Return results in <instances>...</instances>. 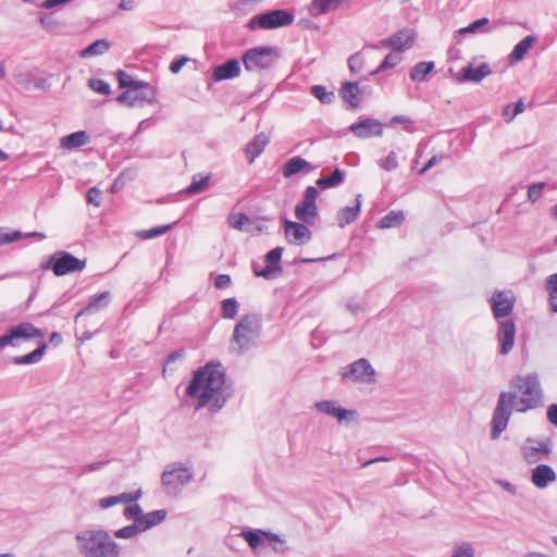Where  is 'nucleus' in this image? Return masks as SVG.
<instances>
[{"instance_id":"nucleus-1","label":"nucleus","mask_w":557,"mask_h":557,"mask_svg":"<svg viewBox=\"0 0 557 557\" xmlns=\"http://www.w3.org/2000/svg\"><path fill=\"white\" fill-rule=\"evenodd\" d=\"M510 386L516 388L520 396L515 392H500L496 407L491 420V438H499L500 434L507 429L513 407L518 412H527L543 405V392L536 373L527 375H516L510 381Z\"/></svg>"},{"instance_id":"nucleus-2","label":"nucleus","mask_w":557,"mask_h":557,"mask_svg":"<svg viewBox=\"0 0 557 557\" xmlns=\"http://www.w3.org/2000/svg\"><path fill=\"white\" fill-rule=\"evenodd\" d=\"M186 395L197 399L196 410L208 408L211 412L220 411L232 396L222 364L210 361L197 369L186 387Z\"/></svg>"},{"instance_id":"nucleus-3","label":"nucleus","mask_w":557,"mask_h":557,"mask_svg":"<svg viewBox=\"0 0 557 557\" xmlns=\"http://www.w3.org/2000/svg\"><path fill=\"white\" fill-rule=\"evenodd\" d=\"M85 557H119V545L103 530H88L76 535Z\"/></svg>"},{"instance_id":"nucleus-4","label":"nucleus","mask_w":557,"mask_h":557,"mask_svg":"<svg viewBox=\"0 0 557 557\" xmlns=\"http://www.w3.org/2000/svg\"><path fill=\"white\" fill-rule=\"evenodd\" d=\"M260 331L261 320L257 314L242 317L234 327L231 349L237 355L247 352L256 344Z\"/></svg>"},{"instance_id":"nucleus-5","label":"nucleus","mask_w":557,"mask_h":557,"mask_svg":"<svg viewBox=\"0 0 557 557\" xmlns=\"http://www.w3.org/2000/svg\"><path fill=\"white\" fill-rule=\"evenodd\" d=\"M86 259H78L71 252L58 250L41 264L44 270H51L57 276L82 272L86 268Z\"/></svg>"},{"instance_id":"nucleus-6","label":"nucleus","mask_w":557,"mask_h":557,"mask_svg":"<svg viewBox=\"0 0 557 557\" xmlns=\"http://www.w3.org/2000/svg\"><path fill=\"white\" fill-rule=\"evenodd\" d=\"M294 20L295 14L293 12L278 9L252 16L247 26L250 30L257 28L274 29L288 26L294 23Z\"/></svg>"},{"instance_id":"nucleus-7","label":"nucleus","mask_w":557,"mask_h":557,"mask_svg":"<svg viewBox=\"0 0 557 557\" xmlns=\"http://www.w3.org/2000/svg\"><path fill=\"white\" fill-rule=\"evenodd\" d=\"M275 49L269 46H261L248 49L242 57L244 66L248 72L269 69L275 60Z\"/></svg>"},{"instance_id":"nucleus-8","label":"nucleus","mask_w":557,"mask_h":557,"mask_svg":"<svg viewBox=\"0 0 557 557\" xmlns=\"http://www.w3.org/2000/svg\"><path fill=\"white\" fill-rule=\"evenodd\" d=\"M191 478L193 473L186 467L180 463H172L166 466L163 471L161 482L168 494H176Z\"/></svg>"},{"instance_id":"nucleus-9","label":"nucleus","mask_w":557,"mask_h":557,"mask_svg":"<svg viewBox=\"0 0 557 557\" xmlns=\"http://www.w3.org/2000/svg\"><path fill=\"white\" fill-rule=\"evenodd\" d=\"M319 191L314 186L306 187L301 201L295 207V216L300 222L313 225L319 216L317 198Z\"/></svg>"},{"instance_id":"nucleus-10","label":"nucleus","mask_w":557,"mask_h":557,"mask_svg":"<svg viewBox=\"0 0 557 557\" xmlns=\"http://www.w3.org/2000/svg\"><path fill=\"white\" fill-rule=\"evenodd\" d=\"M342 376L343 380L350 377L355 382L373 383L375 381V371L366 358H360L344 368Z\"/></svg>"},{"instance_id":"nucleus-11","label":"nucleus","mask_w":557,"mask_h":557,"mask_svg":"<svg viewBox=\"0 0 557 557\" xmlns=\"http://www.w3.org/2000/svg\"><path fill=\"white\" fill-rule=\"evenodd\" d=\"M284 233L287 242L293 245L301 246L311 239V231L304 222L289 221L286 216L282 218Z\"/></svg>"},{"instance_id":"nucleus-12","label":"nucleus","mask_w":557,"mask_h":557,"mask_svg":"<svg viewBox=\"0 0 557 557\" xmlns=\"http://www.w3.org/2000/svg\"><path fill=\"white\" fill-rule=\"evenodd\" d=\"M116 100L120 103L133 107L135 104H143L144 102L152 103L156 100V90L147 83V88L137 87L123 91Z\"/></svg>"},{"instance_id":"nucleus-13","label":"nucleus","mask_w":557,"mask_h":557,"mask_svg":"<svg viewBox=\"0 0 557 557\" xmlns=\"http://www.w3.org/2000/svg\"><path fill=\"white\" fill-rule=\"evenodd\" d=\"M515 296L510 290L495 292L490 300L495 319L510 315L515 307Z\"/></svg>"},{"instance_id":"nucleus-14","label":"nucleus","mask_w":557,"mask_h":557,"mask_svg":"<svg viewBox=\"0 0 557 557\" xmlns=\"http://www.w3.org/2000/svg\"><path fill=\"white\" fill-rule=\"evenodd\" d=\"M516 324L513 320L507 319L498 323L497 341L499 343V354L507 355L515 345Z\"/></svg>"},{"instance_id":"nucleus-15","label":"nucleus","mask_w":557,"mask_h":557,"mask_svg":"<svg viewBox=\"0 0 557 557\" xmlns=\"http://www.w3.org/2000/svg\"><path fill=\"white\" fill-rule=\"evenodd\" d=\"M283 255L282 247H275L270 250L265 255V267L261 270H258L256 265H253V273L256 276H261L264 278H272L275 272H281V259Z\"/></svg>"},{"instance_id":"nucleus-16","label":"nucleus","mask_w":557,"mask_h":557,"mask_svg":"<svg viewBox=\"0 0 557 557\" xmlns=\"http://www.w3.org/2000/svg\"><path fill=\"white\" fill-rule=\"evenodd\" d=\"M349 131L358 138L381 136L383 133L381 122L374 119H364L352 123Z\"/></svg>"},{"instance_id":"nucleus-17","label":"nucleus","mask_w":557,"mask_h":557,"mask_svg":"<svg viewBox=\"0 0 557 557\" xmlns=\"http://www.w3.org/2000/svg\"><path fill=\"white\" fill-rule=\"evenodd\" d=\"M416 39V33L409 28H404L386 39L381 41L384 47H392L394 51L401 52L404 49L410 48Z\"/></svg>"},{"instance_id":"nucleus-18","label":"nucleus","mask_w":557,"mask_h":557,"mask_svg":"<svg viewBox=\"0 0 557 557\" xmlns=\"http://www.w3.org/2000/svg\"><path fill=\"white\" fill-rule=\"evenodd\" d=\"M45 333L42 330L35 327L32 323L23 322L15 326H12L7 333L5 337L9 342V345L14 346V339L24 338H35V337H44Z\"/></svg>"},{"instance_id":"nucleus-19","label":"nucleus","mask_w":557,"mask_h":557,"mask_svg":"<svg viewBox=\"0 0 557 557\" xmlns=\"http://www.w3.org/2000/svg\"><path fill=\"white\" fill-rule=\"evenodd\" d=\"M240 65L236 59H230L213 69L211 78L213 82L236 78L240 75Z\"/></svg>"},{"instance_id":"nucleus-20","label":"nucleus","mask_w":557,"mask_h":557,"mask_svg":"<svg viewBox=\"0 0 557 557\" xmlns=\"http://www.w3.org/2000/svg\"><path fill=\"white\" fill-rule=\"evenodd\" d=\"M315 408L319 412L336 418L338 422L347 419L348 416H355L356 411L347 410L337 405L334 400H322L315 404Z\"/></svg>"},{"instance_id":"nucleus-21","label":"nucleus","mask_w":557,"mask_h":557,"mask_svg":"<svg viewBox=\"0 0 557 557\" xmlns=\"http://www.w3.org/2000/svg\"><path fill=\"white\" fill-rule=\"evenodd\" d=\"M556 478L554 469L545 463L536 466L531 474L532 483L539 488H545L549 483L555 482Z\"/></svg>"},{"instance_id":"nucleus-22","label":"nucleus","mask_w":557,"mask_h":557,"mask_svg":"<svg viewBox=\"0 0 557 557\" xmlns=\"http://www.w3.org/2000/svg\"><path fill=\"white\" fill-rule=\"evenodd\" d=\"M313 170V165L305 160L304 158L297 156L289 159L282 169V175L285 178H289L300 172L309 173Z\"/></svg>"},{"instance_id":"nucleus-23","label":"nucleus","mask_w":557,"mask_h":557,"mask_svg":"<svg viewBox=\"0 0 557 557\" xmlns=\"http://www.w3.org/2000/svg\"><path fill=\"white\" fill-rule=\"evenodd\" d=\"M269 144V138L265 134L260 133L257 134L252 140H250L245 148V153L248 158V162L251 164L257 157H259L267 145Z\"/></svg>"},{"instance_id":"nucleus-24","label":"nucleus","mask_w":557,"mask_h":557,"mask_svg":"<svg viewBox=\"0 0 557 557\" xmlns=\"http://www.w3.org/2000/svg\"><path fill=\"white\" fill-rule=\"evenodd\" d=\"M492 73L488 64L482 63L478 67H472L471 65L465 66L461 70V75L459 77V82H474L479 83L484 77L488 76Z\"/></svg>"},{"instance_id":"nucleus-25","label":"nucleus","mask_w":557,"mask_h":557,"mask_svg":"<svg viewBox=\"0 0 557 557\" xmlns=\"http://www.w3.org/2000/svg\"><path fill=\"white\" fill-rule=\"evenodd\" d=\"M360 206H361V195H357L356 197V205L352 207H345L342 208L336 215L337 224L339 227L344 228L348 224L352 223L360 213Z\"/></svg>"},{"instance_id":"nucleus-26","label":"nucleus","mask_w":557,"mask_h":557,"mask_svg":"<svg viewBox=\"0 0 557 557\" xmlns=\"http://www.w3.org/2000/svg\"><path fill=\"white\" fill-rule=\"evenodd\" d=\"M110 298H111V295H110V292H108V290L92 296L90 298L88 305L78 311V313L76 314V319H78L79 317H82L84 314L91 313V312H95V311L106 308L110 302Z\"/></svg>"},{"instance_id":"nucleus-27","label":"nucleus","mask_w":557,"mask_h":557,"mask_svg":"<svg viewBox=\"0 0 557 557\" xmlns=\"http://www.w3.org/2000/svg\"><path fill=\"white\" fill-rule=\"evenodd\" d=\"M90 141V137L85 131L74 132L70 135L63 136L60 140V146L63 149H76Z\"/></svg>"},{"instance_id":"nucleus-28","label":"nucleus","mask_w":557,"mask_h":557,"mask_svg":"<svg viewBox=\"0 0 557 557\" xmlns=\"http://www.w3.org/2000/svg\"><path fill=\"white\" fill-rule=\"evenodd\" d=\"M344 0H312L309 5V13L312 16H320L341 7Z\"/></svg>"},{"instance_id":"nucleus-29","label":"nucleus","mask_w":557,"mask_h":557,"mask_svg":"<svg viewBox=\"0 0 557 557\" xmlns=\"http://www.w3.org/2000/svg\"><path fill=\"white\" fill-rule=\"evenodd\" d=\"M552 453V448L547 442H537L536 446L527 447L524 449V459L530 462H536L542 458H547Z\"/></svg>"},{"instance_id":"nucleus-30","label":"nucleus","mask_w":557,"mask_h":557,"mask_svg":"<svg viewBox=\"0 0 557 557\" xmlns=\"http://www.w3.org/2000/svg\"><path fill=\"white\" fill-rule=\"evenodd\" d=\"M339 94L344 101L348 102L351 108L356 109L360 106V100L358 97L360 94V89L359 84L357 82H345L342 85Z\"/></svg>"},{"instance_id":"nucleus-31","label":"nucleus","mask_w":557,"mask_h":557,"mask_svg":"<svg viewBox=\"0 0 557 557\" xmlns=\"http://www.w3.org/2000/svg\"><path fill=\"white\" fill-rule=\"evenodd\" d=\"M47 349V344L42 342L34 351L23 355L15 356L12 358L13 363L15 364H33L39 362Z\"/></svg>"},{"instance_id":"nucleus-32","label":"nucleus","mask_w":557,"mask_h":557,"mask_svg":"<svg viewBox=\"0 0 557 557\" xmlns=\"http://www.w3.org/2000/svg\"><path fill=\"white\" fill-rule=\"evenodd\" d=\"M345 173L341 169H335L327 177H320L317 180V185L321 189H327L341 185L344 182Z\"/></svg>"},{"instance_id":"nucleus-33","label":"nucleus","mask_w":557,"mask_h":557,"mask_svg":"<svg viewBox=\"0 0 557 557\" xmlns=\"http://www.w3.org/2000/svg\"><path fill=\"white\" fill-rule=\"evenodd\" d=\"M535 41L536 38L534 36L524 37L515 46L513 50L509 54V58L516 61L522 60Z\"/></svg>"},{"instance_id":"nucleus-34","label":"nucleus","mask_w":557,"mask_h":557,"mask_svg":"<svg viewBox=\"0 0 557 557\" xmlns=\"http://www.w3.org/2000/svg\"><path fill=\"white\" fill-rule=\"evenodd\" d=\"M434 70V62H419L410 71V78L413 82H423L428 74Z\"/></svg>"},{"instance_id":"nucleus-35","label":"nucleus","mask_w":557,"mask_h":557,"mask_svg":"<svg viewBox=\"0 0 557 557\" xmlns=\"http://www.w3.org/2000/svg\"><path fill=\"white\" fill-rule=\"evenodd\" d=\"M110 49V42L107 39H98L81 52L82 58L100 55Z\"/></svg>"},{"instance_id":"nucleus-36","label":"nucleus","mask_w":557,"mask_h":557,"mask_svg":"<svg viewBox=\"0 0 557 557\" xmlns=\"http://www.w3.org/2000/svg\"><path fill=\"white\" fill-rule=\"evenodd\" d=\"M165 517L166 510L164 509L154 510L144 515L140 523L141 530L146 531L149 528L158 525L165 519Z\"/></svg>"},{"instance_id":"nucleus-37","label":"nucleus","mask_w":557,"mask_h":557,"mask_svg":"<svg viewBox=\"0 0 557 557\" xmlns=\"http://www.w3.org/2000/svg\"><path fill=\"white\" fill-rule=\"evenodd\" d=\"M405 221V214L403 211H391L386 215H384L380 222L379 227L381 228H392L401 225Z\"/></svg>"},{"instance_id":"nucleus-38","label":"nucleus","mask_w":557,"mask_h":557,"mask_svg":"<svg viewBox=\"0 0 557 557\" xmlns=\"http://www.w3.org/2000/svg\"><path fill=\"white\" fill-rule=\"evenodd\" d=\"M210 178V174L206 176H200L199 178H197V176H194L191 183L185 188L184 191L188 195L202 193L209 186Z\"/></svg>"},{"instance_id":"nucleus-39","label":"nucleus","mask_w":557,"mask_h":557,"mask_svg":"<svg viewBox=\"0 0 557 557\" xmlns=\"http://www.w3.org/2000/svg\"><path fill=\"white\" fill-rule=\"evenodd\" d=\"M310 92L321 103H324V104H330L335 99L334 92L333 91H327L326 88L324 86H322V85H313L310 88Z\"/></svg>"},{"instance_id":"nucleus-40","label":"nucleus","mask_w":557,"mask_h":557,"mask_svg":"<svg viewBox=\"0 0 557 557\" xmlns=\"http://www.w3.org/2000/svg\"><path fill=\"white\" fill-rule=\"evenodd\" d=\"M227 223L231 227L238 231H246L247 227L245 225L251 224L249 216L246 213H231L227 218Z\"/></svg>"},{"instance_id":"nucleus-41","label":"nucleus","mask_w":557,"mask_h":557,"mask_svg":"<svg viewBox=\"0 0 557 557\" xmlns=\"http://www.w3.org/2000/svg\"><path fill=\"white\" fill-rule=\"evenodd\" d=\"M119 85L120 88H137L144 87L147 88V83L143 81H136L131 75L126 74L124 71L119 70L117 72Z\"/></svg>"},{"instance_id":"nucleus-42","label":"nucleus","mask_w":557,"mask_h":557,"mask_svg":"<svg viewBox=\"0 0 557 557\" xmlns=\"http://www.w3.org/2000/svg\"><path fill=\"white\" fill-rule=\"evenodd\" d=\"M29 236H38L40 238H45L44 234L37 233V232L29 233V234H23L20 231H14L11 233H5V234L0 233V246L11 244V243H14V242L23 238V237H29Z\"/></svg>"},{"instance_id":"nucleus-43","label":"nucleus","mask_w":557,"mask_h":557,"mask_svg":"<svg viewBox=\"0 0 557 557\" xmlns=\"http://www.w3.org/2000/svg\"><path fill=\"white\" fill-rule=\"evenodd\" d=\"M547 290L549 294V306L553 312H557V273L547 278Z\"/></svg>"},{"instance_id":"nucleus-44","label":"nucleus","mask_w":557,"mask_h":557,"mask_svg":"<svg viewBox=\"0 0 557 557\" xmlns=\"http://www.w3.org/2000/svg\"><path fill=\"white\" fill-rule=\"evenodd\" d=\"M238 311V302L235 298H226L222 301L221 312L224 319H234Z\"/></svg>"},{"instance_id":"nucleus-45","label":"nucleus","mask_w":557,"mask_h":557,"mask_svg":"<svg viewBox=\"0 0 557 557\" xmlns=\"http://www.w3.org/2000/svg\"><path fill=\"white\" fill-rule=\"evenodd\" d=\"M524 110V103L523 101L520 99L519 101H517L515 104H513V108H511L510 104H507L504 110H503V117L504 120L509 123L511 122L516 115L522 113Z\"/></svg>"},{"instance_id":"nucleus-46","label":"nucleus","mask_w":557,"mask_h":557,"mask_svg":"<svg viewBox=\"0 0 557 557\" xmlns=\"http://www.w3.org/2000/svg\"><path fill=\"white\" fill-rule=\"evenodd\" d=\"M143 532L139 523H133L126 527H123L114 532V536L117 539H131Z\"/></svg>"},{"instance_id":"nucleus-47","label":"nucleus","mask_w":557,"mask_h":557,"mask_svg":"<svg viewBox=\"0 0 557 557\" xmlns=\"http://www.w3.org/2000/svg\"><path fill=\"white\" fill-rule=\"evenodd\" d=\"M490 24V20L487 17H482V18H479L472 23H470L467 27L465 28H461L460 29V33L461 34H472V33H476V32H481V33H487L488 29L487 28H484V26H487Z\"/></svg>"},{"instance_id":"nucleus-48","label":"nucleus","mask_w":557,"mask_h":557,"mask_svg":"<svg viewBox=\"0 0 557 557\" xmlns=\"http://www.w3.org/2000/svg\"><path fill=\"white\" fill-rule=\"evenodd\" d=\"M400 60L401 57L398 53L387 54L382 61V63L377 66V69L372 72V75L396 66L400 62Z\"/></svg>"},{"instance_id":"nucleus-49","label":"nucleus","mask_w":557,"mask_h":557,"mask_svg":"<svg viewBox=\"0 0 557 557\" xmlns=\"http://www.w3.org/2000/svg\"><path fill=\"white\" fill-rule=\"evenodd\" d=\"M171 228H172V224L152 227L150 230L141 231L139 233V237L143 239H150V238L158 237V236L165 234Z\"/></svg>"},{"instance_id":"nucleus-50","label":"nucleus","mask_w":557,"mask_h":557,"mask_svg":"<svg viewBox=\"0 0 557 557\" xmlns=\"http://www.w3.org/2000/svg\"><path fill=\"white\" fill-rule=\"evenodd\" d=\"M124 516L126 519H133L134 523L140 524L144 513H143V509L140 508V506L137 504H134V505H129V506L125 507Z\"/></svg>"},{"instance_id":"nucleus-51","label":"nucleus","mask_w":557,"mask_h":557,"mask_svg":"<svg viewBox=\"0 0 557 557\" xmlns=\"http://www.w3.org/2000/svg\"><path fill=\"white\" fill-rule=\"evenodd\" d=\"M88 86L94 91H96V92H98L100 95H109L111 92L110 85L107 82L102 81V79L91 78L88 82Z\"/></svg>"},{"instance_id":"nucleus-52","label":"nucleus","mask_w":557,"mask_h":557,"mask_svg":"<svg viewBox=\"0 0 557 557\" xmlns=\"http://www.w3.org/2000/svg\"><path fill=\"white\" fill-rule=\"evenodd\" d=\"M379 165L387 172H391V171H394L395 169H397L398 162H397V157H396L395 151H391L386 158L381 159L379 161Z\"/></svg>"},{"instance_id":"nucleus-53","label":"nucleus","mask_w":557,"mask_h":557,"mask_svg":"<svg viewBox=\"0 0 557 557\" xmlns=\"http://www.w3.org/2000/svg\"><path fill=\"white\" fill-rule=\"evenodd\" d=\"M474 549L471 544L462 543L454 548L450 557H473Z\"/></svg>"},{"instance_id":"nucleus-54","label":"nucleus","mask_w":557,"mask_h":557,"mask_svg":"<svg viewBox=\"0 0 557 557\" xmlns=\"http://www.w3.org/2000/svg\"><path fill=\"white\" fill-rule=\"evenodd\" d=\"M115 497L117 499V504L134 503V502H137L141 497V490H137V491L129 492V493H121L119 495H115Z\"/></svg>"},{"instance_id":"nucleus-55","label":"nucleus","mask_w":557,"mask_h":557,"mask_svg":"<svg viewBox=\"0 0 557 557\" xmlns=\"http://www.w3.org/2000/svg\"><path fill=\"white\" fill-rule=\"evenodd\" d=\"M242 535L251 548H257L262 542L261 536L257 531H243Z\"/></svg>"},{"instance_id":"nucleus-56","label":"nucleus","mask_w":557,"mask_h":557,"mask_svg":"<svg viewBox=\"0 0 557 557\" xmlns=\"http://www.w3.org/2000/svg\"><path fill=\"white\" fill-rule=\"evenodd\" d=\"M348 66L351 73H359L363 67V59L360 53H355L348 59Z\"/></svg>"},{"instance_id":"nucleus-57","label":"nucleus","mask_w":557,"mask_h":557,"mask_svg":"<svg viewBox=\"0 0 557 557\" xmlns=\"http://www.w3.org/2000/svg\"><path fill=\"white\" fill-rule=\"evenodd\" d=\"M545 187V183L532 184L528 189V198L530 201L535 202L541 198L542 190Z\"/></svg>"},{"instance_id":"nucleus-58","label":"nucleus","mask_w":557,"mask_h":557,"mask_svg":"<svg viewBox=\"0 0 557 557\" xmlns=\"http://www.w3.org/2000/svg\"><path fill=\"white\" fill-rule=\"evenodd\" d=\"M264 536L273 544V549L276 553H284L286 550V547H284V542L280 539L277 534L269 533V532H262Z\"/></svg>"},{"instance_id":"nucleus-59","label":"nucleus","mask_w":557,"mask_h":557,"mask_svg":"<svg viewBox=\"0 0 557 557\" xmlns=\"http://www.w3.org/2000/svg\"><path fill=\"white\" fill-rule=\"evenodd\" d=\"M101 195H102V191L100 189H98L97 187L89 188V190L87 191L88 203L99 207Z\"/></svg>"},{"instance_id":"nucleus-60","label":"nucleus","mask_w":557,"mask_h":557,"mask_svg":"<svg viewBox=\"0 0 557 557\" xmlns=\"http://www.w3.org/2000/svg\"><path fill=\"white\" fill-rule=\"evenodd\" d=\"M231 276L228 274H219L215 277L214 286L218 289H224L227 288L231 285Z\"/></svg>"},{"instance_id":"nucleus-61","label":"nucleus","mask_w":557,"mask_h":557,"mask_svg":"<svg viewBox=\"0 0 557 557\" xmlns=\"http://www.w3.org/2000/svg\"><path fill=\"white\" fill-rule=\"evenodd\" d=\"M40 24L49 32H53L58 27V22L51 15L41 16Z\"/></svg>"},{"instance_id":"nucleus-62","label":"nucleus","mask_w":557,"mask_h":557,"mask_svg":"<svg viewBox=\"0 0 557 557\" xmlns=\"http://www.w3.org/2000/svg\"><path fill=\"white\" fill-rule=\"evenodd\" d=\"M187 61H188V58H186V57H181V58L174 59L170 64V71L173 74H177Z\"/></svg>"},{"instance_id":"nucleus-63","label":"nucleus","mask_w":557,"mask_h":557,"mask_svg":"<svg viewBox=\"0 0 557 557\" xmlns=\"http://www.w3.org/2000/svg\"><path fill=\"white\" fill-rule=\"evenodd\" d=\"M444 159V156H433L425 165L419 171L420 175H423L426 171H429L431 168L440 163Z\"/></svg>"},{"instance_id":"nucleus-64","label":"nucleus","mask_w":557,"mask_h":557,"mask_svg":"<svg viewBox=\"0 0 557 557\" xmlns=\"http://www.w3.org/2000/svg\"><path fill=\"white\" fill-rule=\"evenodd\" d=\"M547 420L555 426H557V404H553L547 408Z\"/></svg>"}]
</instances>
